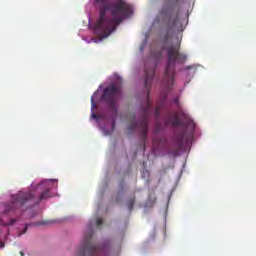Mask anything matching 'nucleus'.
I'll return each instance as SVG.
<instances>
[{
	"label": "nucleus",
	"instance_id": "nucleus-17",
	"mask_svg": "<svg viewBox=\"0 0 256 256\" xmlns=\"http://www.w3.org/2000/svg\"><path fill=\"white\" fill-rule=\"evenodd\" d=\"M92 118L93 119H99V115L95 114V113H92Z\"/></svg>",
	"mask_w": 256,
	"mask_h": 256
},
{
	"label": "nucleus",
	"instance_id": "nucleus-14",
	"mask_svg": "<svg viewBox=\"0 0 256 256\" xmlns=\"http://www.w3.org/2000/svg\"><path fill=\"white\" fill-rule=\"evenodd\" d=\"M96 224H97V227H101V225H103V219L97 218L96 219Z\"/></svg>",
	"mask_w": 256,
	"mask_h": 256
},
{
	"label": "nucleus",
	"instance_id": "nucleus-12",
	"mask_svg": "<svg viewBox=\"0 0 256 256\" xmlns=\"http://www.w3.org/2000/svg\"><path fill=\"white\" fill-rule=\"evenodd\" d=\"M181 117L182 119H187L188 125H194L193 120H191V116L182 112Z\"/></svg>",
	"mask_w": 256,
	"mask_h": 256
},
{
	"label": "nucleus",
	"instance_id": "nucleus-22",
	"mask_svg": "<svg viewBox=\"0 0 256 256\" xmlns=\"http://www.w3.org/2000/svg\"><path fill=\"white\" fill-rule=\"evenodd\" d=\"M23 233H27V225L25 226Z\"/></svg>",
	"mask_w": 256,
	"mask_h": 256
},
{
	"label": "nucleus",
	"instance_id": "nucleus-3",
	"mask_svg": "<svg viewBox=\"0 0 256 256\" xmlns=\"http://www.w3.org/2000/svg\"><path fill=\"white\" fill-rule=\"evenodd\" d=\"M51 197V188H45L39 195L38 199L35 198V191L23 192L19 191L17 194L12 195V202L5 207V213H17V211H27L35 205H39L41 201H45Z\"/></svg>",
	"mask_w": 256,
	"mask_h": 256
},
{
	"label": "nucleus",
	"instance_id": "nucleus-15",
	"mask_svg": "<svg viewBox=\"0 0 256 256\" xmlns=\"http://www.w3.org/2000/svg\"><path fill=\"white\" fill-rule=\"evenodd\" d=\"M15 223H17V219L11 218V219L9 220V222L7 223V225H15Z\"/></svg>",
	"mask_w": 256,
	"mask_h": 256
},
{
	"label": "nucleus",
	"instance_id": "nucleus-21",
	"mask_svg": "<svg viewBox=\"0 0 256 256\" xmlns=\"http://www.w3.org/2000/svg\"><path fill=\"white\" fill-rule=\"evenodd\" d=\"M112 129H115V121L112 122Z\"/></svg>",
	"mask_w": 256,
	"mask_h": 256
},
{
	"label": "nucleus",
	"instance_id": "nucleus-8",
	"mask_svg": "<svg viewBox=\"0 0 256 256\" xmlns=\"http://www.w3.org/2000/svg\"><path fill=\"white\" fill-rule=\"evenodd\" d=\"M184 136H185V133L182 132L176 137V143H177L178 149H181L185 143Z\"/></svg>",
	"mask_w": 256,
	"mask_h": 256
},
{
	"label": "nucleus",
	"instance_id": "nucleus-1",
	"mask_svg": "<svg viewBox=\"0 0 256 256\" xmlns=\"http://www.w3.org/2000/svg\"><path fill=\"white\" fill-rule=\"evenodd\" d=\"M95 7L99 9V19L96 21L93 31L96 37L103 41L113 33L129 15L131 5L124 0H94Z\"/></svg>",
	"mask_w": 256,
	"mask_h": 256
},
{
	"label": "nucleus",
	"instance_id": "nucleus-9",
	"mask_svg": "<svg viewBox=\"0 0 256 256\" xmlns=\"http://www.w3.org/2000/svg\"><path fill=\"white\" fill-rule=\"evenodd\" d=\"M170 119H172V127H181L183 125V122H181V119L177 115L170 116Z\"/></svg>",
	"mask_w": 256,
	"mask_h": 256
},
{
	"label": "nucleus",
	"instance_id": "nucleus-7",
	"mask_svg": "<svg viewBox=\"0 0 256 256\" xmlns=\"http://www.w3.org/2000/svg\"><path fill=\"white\" fill-rule=\"evenodd\" d=\"M179 5V0H164V5L161 8L160 15H165L166 17H172Z\"/></svg>",
	"mask_w": 256,
	"mask_h": 256
},
{
	"label": "nucleus",
	"instance_id": "nucleus-16",
	"mask_svg": "<svg viewBox=\"0 0 256 256\" xmlns=\"http://www.w3.org/2000/svg\"><path fill=\"white\" fill-rule=\"evenodd\" d=\"M160 112H161V106L156 107V117H159Z\"/></svg>",
	"mask_w": 256,
	"mask_h": 256
},
{
	"label": "nucleus",
	"instance_id": "nucleus-10",
	"mask_svg": "<svg viewBox=\"0 0 256 256\" xmlns=\"http://www.w3.org/2000/svg\"><path fill=\"white\" fill-rule=\"evenodd\" d=\"M169 24H170L171 27H173V28L179 27V25H181V22H179V16H178V14H176V17L173 19L172 22H171V20L169 21Z\"/></svg>",
	"mask_w": 256,
	"mask_h": 256
},
{
	"label": "nucleus",
	"instance_id": "nucleus-13",
	"mask_svg": "<svg viewBox=\"0 0 256 256\" xmlns=\"http://www.w3.org/2000/svg\"><path fill=\"white\" fill-rule=\"evenodd\" d=\"M97 95V92H95L93 95H92V97H91V109H92V111L94 110V109H97V104H95V101L93 100V99H95V96Z\"/></svg>",
	"mask_w": 256,
	"mask_h": 256
},
{
	"label": "nucleus",
	"instance_id": "nucleus-6",
	"mask_svg": "<svg viewBox=\"0 0 256 256\" xmlns=\"http://www.w3.org/2000/svg\"><path fill=\"white\" fill-rule=\"evenodd\" d=\"M91 239H93L92 228H90L84 235L83 244L79 249V256H103V254H101V248L91 243Z\"/></svg>",
	"mask_w": 256,
	"mask_h": 256
},
{
	"label": "nucleus",
	"instance_id": "nucleus-24",
	"mask_svg": "<svg viewBox=\"0 0 256 256\" xmlns=\"http://www.w3.org/2000/svg\"><path fill=\"white\" fill-rule=\"evenodd\" d=\"M38 225H45V223H44V222H42V223H39Z\"/></svg>",
	"mask_w": 256,
	"mask_h": 256
},
{
	"label": "nucleus",
	"instance_id": "nucleus-18",
	"mask_svg": "<svg viewBox=\"0 0 256 256\" xmlns=\"http://www.w3.org/2000/svg\"><path fill=\"white\" fill-rule=\"evenodd\" d=\"M174 103H175L176 105H179V98H175V99H174Z\"/></svg>",
	"mask_w": 256,
	"mask_h": 256
},
{
	"label": "nucleus",
	"instance_id": "nucleus-19",
	"mask_svg": "<svg viewBox=\"0 0 256 256\" xmlns=\"http://www.w3.org/2000/svg\"><path fill=\"white\" fill-rule=\"evenodd\" d=\"M167 99V94L163 95V101H165Z\"/></svg>",
	"mask_w": 256,
	"mask_h": 256
},
{
	"label": "nucleus",
	"instance_id": "nucleus-2",
	"mask_svg": "<svg viewBox=\"0 0 256 256\" xmlns=\"http://www.w3.org/2000/svg\"><path fill=\"white\" fill-rule=\"evenodd\" d=\"M166 68L162 79V87L165 91H171L175 85V65H183L187 61V54L181 52V42L166 44Z\"/></svg>",
	"mask_w": 256,
	"mask_h": 256
},
{
	"label": "nucleus",
	"instance_id": "nucleus-23",
	"mask_svg": "<svg viewBox=\"0 0 256 256\" xmlns=\"http://www.w3.org/2000/svg\"><path fill=\"white\" fill-rule=\"evenodd\" d=\"M21 256H25V253L23 251H20Z\"/></svg>",
	"mask_w": 256,
	"mask_h": 256
},
{
	"label": "nucleus",
	"instance_id": "nucleus-20",
	"mask_svg": "<svg viewBox=\"0 0 256 256\" xmlns=\"http://www.w3.org/2000/svg\"><path fill=\"white\" fill-rule=\"evenodd\" d=\"M157 58L161 57V52H158L156 55Z\"/></svg>",
	"mask_w": 256,
	"mask_h": 256
},
{
	"label": "nucleus",
	"instance_id": "nucleus-11",
	"mask_svg": "<svg viewBox=\"0 0 256 256\" xmlns=\"http://www.w3.org/2000/svg\"><path fill=\"white\" fill-rule=\"evenodd\" d=\"M134 205H135V197H133L130 200H128V202H127L128 210L129 211H133Z\"/></svg>",
	"mask_w": 256,
	"mask_h": 256
},
{
	"label": "nucleus",
	"instance_id": "nucleus-4",
	"mask_svg": "<svg viewBox=\"0 0 256 256\" xmlns=\"http://www.w3.org/2000/svg\"><path fill=\"white\" fill-rule=\"evenodd\" d=\"M155 77V66L147 68L145 66V80L144 86L148 92L146 107L143 108L142 118L137 123H132L128 126L129 131H135L138 129L141 133L142 137V147L145 151V142L147 141V131L149 129V113H151V102L149 101V91H151V83H153V79Z\"/></svg>",
	"mask_w": 256,
	"mask_h": 256
},
{
	"label": "nucleus",
	"instance_id": "nucleus-5",
	"mask_svg": "<svg viewBox=\"0 0 256 256\" xmlns=\"http://www.w3.org/2000/svg\"><path fill=\"white\" fill-rule=\"evenodd\" d=\"M119 97H121V86L110 84L104 89L101 101L106 103L112 111H117V101H119Z\"/></svg>",
	"mask_w": 256,
	"mask_h": 256
}]
</instances>
